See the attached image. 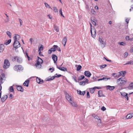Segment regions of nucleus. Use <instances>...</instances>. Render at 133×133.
Instances as JSON below:
<instances>
[{
  "label": "nucleus",
  "mask_w": 133,
  "mask_h": 133,
  "mask_svg": "<svg viewBox=\"0 0 133 133\" xmlns=\"http://www.w3.org/2000/svg\"><path fill=\"white\" fill-rule=\"evenodd\" d=\"M69 103L73 107H77V106L76 103L73 101V100H72V101H71Z\"/></svg>",
  "instance_id": "4468645a"
},
{
  "label": "nucleus",
  "mask_w": 133,
  "mask_h": 133,
  "mask_svg": "<svg viewBox=\"0 0 133 133\" xmlns=\"http://www.w3.org/2000/svg\"><path fill=\"white\" fill-rule=\"evenodd\" d=\"M103 58H104V59H105L106 60V61H108V62H112V61L111 60H109V59H107L105 57H104Z\"/></svg>",
  "instance_id": "bf43d9fd"
},
{
  "label": "nucleus",
  "mask_w": 133,
  "mask_h": 133,
  "mask_svg": "<svg viewBox=\"0 0 133 133\" xmlns=\"http://www.w3.org/2000/svg\"><path fill=\"white\" fill-rule=\"evenodd\" d=\"M128 88L129 89H133V83H131L128 87Z\"/></svg>",
  "instance_id": "7c9ffc66"
},
{
  "label": "nucleus",
  "mask_w": 133,
  "mask_h": 133,
  "mask_svg": "<svg viewBox=\"0 0 133 133\" xmlns=\"http://www.w3.org/2000/svg\"><path fill=\"white\" fill-rule=\"evenodd\" d=\"M14 69L15 70L18 71V65H15L14 68Z\"/></svg>",
  "instance_id": "c9c22d12"
},
{
  "label": "nucleus",
  "mask_w": 133,
  "mask_h": 133,
  "mask_svg": "<svg viewBox=\"0 0 133 133\" xmlns=\"http://www.w3.org/2000/svg\"><path fill=\"white\" fill-rule=\"evenodd\" d=\"M92 23V24L94 25L95 26L96 25V23L95 21H93V20H91V22Z\"/></svg>",
  "instance_id": "680f3d73"
},
{
  "label": "nucleus",
  "mask_w": 133,
  "mask_h": 133,
  "mask_svg": "<svg viewBox=\"0 0 133 133\" xmlns=\"http://www.w3.org/2000/svg\"><path fill=\"white\" fill-rule=\"evenodd\" d=\"M5 47L3 44H0V52H2L4 50Z\"/></svg>",
  "instance_id": "f3484780"
},
{
  "label": "nucleus",
  "mask_w": 133,
  "mask_h": 133,
  "mask_svg": "<svg viewBox=\"0 0 133 133\" xmlns=\"http://www.w3.org/2000/svg\"><path fill=\"white\" fill-rule=\"evenodd\" d=\"M9 21V18H6V19L5 20V23L8 22Z\"/></svg>",
  "instance_id": "052dcab7"
},
{
  "label": "nucleus",
  "mask_w": 133,
  "mask_h": 133,
  "mask_svg": "<svg viewBox=\"0 0 133 133\" xmlns=\"http://www.w3.org/2000/svg\"><path fill=\"white\" fill-rule=\"evenodd\" d=\"M9 91L11 92H13L14 91V89L12 86H11L9 88Z\"/></svg>",
  "instance_id": "49530a36"
},
{
  "label": "nucleus",
  "mask_w": 133,
  "mask_h": 133,
  "mask_svg": "<svg viewBox=\"0 0 133 133\" xmlns=\"http://www.w3.org/2000/svg\"><path fill=\"white\" fill-rule=\"evenodd\" d=\"M67 40V38L65 36L62 39V42L64 46H65Z\"/></svg>",
  "instance_id": "dca6fc26"
},
{
  "label": "nucleus",
  "mask_w": 133,
  "mask_h": 133,
  "mask_svg": "<svg viewBox=\"0 0 133 133\" xmlns=\"http://www.w3.org/2000/svg\"><path fill=\"white\" fill-rule=\"evenodd\" d=\"M23 68L21 65H18V71H22L23 70Z\"/></svg>",
  "instance_id": "473e14b6"
},
{
  "label": "nucleus",
  "mask_w": 133,
  "mask_h": 133,
  "mask_svg": "<svg viewBox=\"0 0 133 133\" xmlns=\"http://www.w3.org/2000/svg\"><path fill=\"white\" fill-rule=\"evenodd\" d=\"M6 33L7 35L9 36L10 38H11L12 34L10 32L8 31H6Z\"/></svg>",
  "instance_id": "f704fd0d"
},
{
  "label": "nucleus",
  "mask_w": 133,
  "mask_h": 133,
  "mask_svg": "<svg viewBox=\"0 0 133 133\" xmlns=\"http://www.w3.org/2000/svg\"><path fill=\"white\" fill-rule=\"evenodd\" d=\"M121 95L125 97L126 95H128V94L125 92L122 93L121 92Z\"/></svg>",
  "instance_id": "c03bdc74"
},
{
  "label": "nucleus",
  "mask_w": 133,
  "mask_h": 133,
  "mask_svg": "<svg viewBox=\"0 0 133 133\" xmlns=\"http://www.w3.org/2000/svg\"><path fill=\"white\" fill-rule=\"evenodd\" d=\"M133 64V61H129L127 62L125 64V65H127L128 64Z\"/></svg>",
  "instance_id": "e433bc0d"
},
{
  "label": "nucleus",
  "mask_w": 133,
  "mask_h": 133,
  "mask_svg": "<svg viewBox=\"0 0 133 133\" xmlns=\"http://www.w3.org/2000/svg\"><path fill=\"white\" fill-rule=\"evenodd\" d=\"M110 78H104L103 77L102 78H99L97 79V80L98 81L102 80H105V81H107L108 79H110Z\"/></svg>",
  "instance_id": "a878e982"
},
{
  "label": "nucleus",
  "mask_w": 133,
  "mask_h": 133,
  "mask_svg": "<svg viewBox=\"0 0 133 133\" xmlns=\"http://www.w3.org/2000/svg\"><path fill=\"white\" fill-rule=\"evenodd\" d=\"M92 116L93 117H94L96 119H98L99 117L97 115H96L94 114H92Z\"/></svg>",
  "instance_id": "4c0bfd02"
},
{
  "label": "nucleus",
  "mask_w": 133,
  "mask_h": 133,
  "mask_svg": "<svg viewBox=\"0 0 133 133\" xmlns=\"http://www.w3.org/2000/svg\"><path fill=\"white\" fill-rule=\"evenodd\" d=\"M101 109L103 111L106 110V108L104 107H103L101 108Z\"/></svg>",
  "instance_id": "e2e57ef3"
},
{
  "label": "nucleus",
  "mask_w": 133,
  "mask_h": 133,
  "mask_svg": "<svg viewBox=\"0 0 133 133\" xmlns=\"http://www.w3.org/2000/svg\"><path fill=\"white\" fill-rule=\"evenodd\" d=\"M37 82L38 83L42 84L43 83V80L40 78L37 77L36 79Z\"/></svg>",
  "instance_id": "2eb2a0df"
},
{
  "label": "nucleus",
  "mask_w": 133,
  "mask_h": 133,
  "mask_svg": "<svg viewBox=\"0 0 133 133\" xmlns=\"http://www.w3.org/2000/svg\"><path fill=\"white\" fill-rule=\"evenodd\" d=\"M128 55V53L127 52H125L124 55V57L126 58Z\"/></svg>",
  "instance_id": "603ef678"
},
{
  "label": "nucleus",
  "mask_w": 133,
  "mask_h": 133,
  "mask_svg": "<svg viewBox=\"0 0 133 133\" xmlns=\"http://www.w3.org/2000/svg\"><path fill=\"white\" fill-rule=\"evenodd\" d=\"M52 70L51 71V72H52L54 70V68L53 67L52 68H50L49 69V70Z\"/></svg>",
  "instance_id": "13d9d810"
},
{
  "label": "nucleus",
  "mask_w": 133,
  "mask_h": 133,
  "mask_svg": "<svg viewBox=\"0 0 133 133\" xmlns=\"http://www.w3.org/2000/svg\"><path fill=\"white\" fill-rule=\"evenodd\" d=\"M126 72V71H122L118 72L117 73H112L111 75H124Z\"/></svg>",
  "instance_id": "9b49d317"
},
{
  "label": "nucleus",
  "mask_w": 133,
  "mask_h": 133,
  "mask_svg": "<svg viewBox=\"0 0 133 133\" xmlns=\"http://www.w3.org/2000/svg\"><path fill=\"white\" fill-rule=\"evenodd\" d=\"M59 12H60L61 16L64 18V17L62 14V9L61 8V9L59 11Z\"/></svg>",
  "instance_id": "864d4df0"
},
{
  "label": "nucleus",
  "mask_w": 133,
  "mask_h": 133,
  "mask_svg": "<svg viewBox=\"0 0 133 133\" xmlns=\"http://www.w3.org/2000/svg\"><path fill=\"white\" fill-rule=\"evenodd\" d=\"M8 96L7 95H3L1 99L2 102H4L6 100Z\"/></svg>",
  "instance_id": "6ab92c4d"
},
{
  "label": "nucleus",
  "mask_w": 133,
  "mask_h": 133,
  "mask_svg": "<svg viewBox=\"0 0 133 133\" xmlns=\"http://www.w3.org/2000/svg\"><path fill=\"white\" fill-rule=\"evenodd\" d=\"M5 78V75H1L0 76V92H2L1 90L2 89V87L1 85L3 83V80Z\"/></svg>",
  "instance_id": "7ed1b4c3"
},
{
  "label": "nucleus",
  "mask_w": 133,
  "mask_h": 133,
  "mask_svg": "<svg viewBox=\"0 0 133 133\" xmlns=\"http://www.w3.org/2000/svg\"><path fill=\"white\" fill-rule=\"evenodd\" d=\"M45 6L48 8H51V9H52V8H51V7L49 6L48 4L46 3H44Z\"/></svg>",
  "instance_id": "ea45409f"
},
{
  "label": "nucleus",
  "mask_w": 133,
  "mask_h": 133,
  "mask_svg": "<svg viewBox=\"0 0 133 133\" xmlns=\"http://www.w3.org/2000/svg\"><path fill=\"white\" fill-rule=\"evenodd\" d=\"M17 61L19 63H21L22 62V58L19 57H17Z\"/></svg>",
  "instance_id": "bb28decb"
},
{
  "label": "nucleus",
  "mask_w": 133,
  "mask_h": 133,
  "mask_svg": "<svg viewBox=\"0 0 133 133\" xmlns=\"http://www.w3.org/2000/svg\"><path fill=\"white\" fill-rule=\"evenodd\" d=\"M62 75H57L56 76H53L52 77H50L49 78H48L46 79V81H49L54 79L55 77L58 78L61 77Z\"/></svg>",
  "instance_id": "9d476101"
},
{
  "label": "nucleus",
  "mask_w": 133,
  "mask_h": 133,
  "mask_svg": "<svg viewBox=\"0 0 133 133\" xmlns=\"http://www.w3.org/2000/svg\"><path fill=\"white\" fill-rule=\"evenodd\" d=\"M29 81L28 79H27L23 83V85L24 86L28 87Z\"/></svg>",
  "instance_id": "b1692460"
},
{
  "label": "nucleus",
  "mask_w": 133,
  "mask_h": 133,
  "mask_svg": "<svg viewBox=\"0 0 133 133\" xmlns=\"http://www.w3.org/2000/svg\"><path fill=\"white\" fill-rule=\"evenodd\" d=\"M106 88L107 90L109 89L110 91L112 90L115 89L114 87L111 86L109 85L107 86Z\"/></svg>",
  "instance_id": "412c9836"
},
{
  "label": "nucleus",
  "mask_w": 133,
  "mask_h": 133,
  "mask_svg": "<svg viewBox=\"0 0 133 133\" xmlns=\"http://www.w3.org/2000/svg\"><path fill=\"white\" fill-rule=\"evenodd\" d=\"M53 48L52 47L48 50V54H51L52 51L54 52L56 51V48H58V46L57 45H54L53 46Z\"/></svg>",
  "instance_id": "39448f33"
},
{
  "label": "nucleus",
  "mask_w": 133,
  "mask_h": 133,
  "mask_svg": "<svg viewBox=\"0 0 133 133\" xmlns=\"http://www.w3.org/2000/svg\"><path fill=\"white\" fill-rule=\"evenodd\" d=\"M127 81V80L124 77L123 75H122V77L118 79V81L120 82V83L122 85L125 84L126 83Z\"/></svg>",
  "instance_id": "f03ea898"
},
{
  "label": "nucleus",
  "mask_w": 133,
  "mask_h": 133,
  "mask_svg": "<svg viewBox=\"0 0 133 133\" xmlns=\"http://www.w3.org/2000/svg\"><path fill=\"white\" fill-rule=\"evenodd\" d=\"M85 77L84 75H82L80 76V77H79L78 79V81H80L84 78Z\"/></svg>",
  "instance_id": "58836bf2"
},
{
  "label": "nucleus",
  "mask_w": 133,
  "mask_h": 133,
  "mask_svg": "<svg viewBox=\"0 0 133 133\" xmlns=\"http://www.w3.org/2000/svg\"><path fill=\"white\" fill-rule=\"evenodd\" d=\"M17 89L18 91L23 92L24 91L23 88L21 86H18L17 87Z\"/></svg>",
  "instance_id": "aec40b11"
},
{
  "label": "nucleus",
  "mask_w": 133,
  "mask_h": 133,
  "mask_svg": "<svg viewBox=\"0 0 133 133\" xmlns=\"http://www.w3.org/2000/svg\"><path fill=\"white\" fill-rule=\"evenodd\" d=\"M17 56H13L11 57L12 61L14 62L17 59Z\"/></svg>",
  "instance_id": "c756f323"
},
{
  "label": "nucleus",
  "mask_w": 133,
  "mask_h": 133,
  "mask_svg": "<svg viewBox=\"0 0 133 133\" xmlns=\"http://www.w3.org/2000/svg\"><path fill=\"white\" fill-rule=\"evenodd\" d=\"M133 10V5H132L131 6V8L130 9V11H131V10Z\"/></svg>",
  "instance_id": "338daca9"
},
{
  "label": "nucleus",
  "mask_w": 133,
  "mask_h": 133,
  "mask_svg": "<svg viewBox=\"0 0 133 133\" xmlns=\"http://www.w3.org/2000/svg\"><path fill=\"white\" fill-rule=\"evenodd\" d=\"M52 57L54 61V63L56 64V61L57 60V57L55 55L53 54L52 55Z\"/></svg>",
  "instance_id": "f8f14e48"
},
{
  "label": "nucleus",
  "mask_w": 133,
  "mask_h": 133,
  "mask_svg": "<svg viewBox=\"0 0 133 133\" xmlns=\"http://www.w3.org/2000/svg\"><path fill=\"white\" fill-rule=\"evenodd\" d=\"M120 45L124 46L125 45L126 43H125L123 42L118 43Z\"/></svg>",
  "instance_id": "09e8293b"
},
{
  "label": "nucleus",
  "mask_w": 133,
  "mask_h": 133,
  "mask_svg": "<svg viewBox=\"0 0 133 133\" xmlns=\"http://www.w3.org/2000/svg\"><path fill=\"white\" fill-rule=\"evenodd\" d=\"M20 38V36L18 34H15V36L14 37V41L13 44V45L14 48L16 49L18 48L19 47L21 46V45L20 43H18V44L17 45H15L16 43H18V40H19Z\"/></svg>",
  "instance_id": "f257e3e1"
},
{
  "label": "nucleus",
  "mask_w": 133,
  "mask_h": 133,
  "mask_svg": "<svg viewBox=\"0 0 133 133\" xmlns=\"http://www.w3.org/2000/svg\"><path fill=\"white\" fill-rule=\"evenodd\" d=\"M107 65L106 64H104L103 65H102L100 66V68L101 69L104 68L105 67L107 66Z\"/></svg>",
  "instance_id": "8fccbe9b"
},
{
  "label": "nucleus",
  "mask_w": 133,
  "mask_h": 133,
  "mask_svg": "<svg viewBox=\"0 0 133 133\" xmlns=\"http://www.w3.org/2000/svg\"><path fill=\"white\" fill-rule=\"evenodd\" d=\"M10 63L8 60L6 59L4 60L3 68H7L10 65Z\"/></svg>",
  "instance_id": "20e7f679"
},
{
  "label": "nucleus",
  "mask_w": 133,
  "mask_h": 133,
  "mask_svg": "<svg viewBox=\"0 0 133 133\" xmlns=\"http://www.w3.org/2000/svg\"><path fill=\"white\" fill-rule=\"evenodd\" d=\"M98 96L100 97L102 96H103V94L102 91V90H99L98 92Z\"/></svg>",
  "instance_id": "393cba45"
},
{
  "label": "nucleus",
  "mask_w": 133,
  "mask_h": 133,
  "mask_svg": "<svg viewBox=\"0 0 133 133\" xmlns=\"http://www.w3.org/2000/svg\"><path fill=\"white\" fill-rule=\"evenodd\" d=\"M54 29L57 32L59 31V28L58 26H57L55 24L54 25Z\"/></svg>",
  "instance_id": "2f4dec72"
},
{
  "label": "nucleus",
  "mask_w": 133,
  "mask_h": 133,
  "mask_svg": "<svg viewBox=\"0 0 133 133\" xmlns=\"http://www.w3.org/2000/svg\"><path fill=\"white\" fill-rule=\"evenodd\" d=\"M101 89V88L99 87H95L93 88H90L89 89L90 92L91 94H93L94 92L95 89Z\"/></svg>",
  "instance_id": "0eeeda50"
},
{
  "label": "nucleus",
  "mask_w": 133,
  "mask_h": 133,
  "mask_svg": "<svg viewBox=\"0 0 133 133\" xmlns=\"http://www.w3.org/2000/svg\"><path fill=\"white\" fill-rule=\"evenodd\" d=\"M56 50L59 51H61V49L60 48L58 47V48H56Z\"/></svg>",
  "instance_id": "69168bd1"
},
{
  "label": "nucleus",
  "mask_w": 133,
  "mask_h": 133,
  "mask_svg": "<svg viewBox=\"0 0 133 133\" xmlns=\"http://www.w3.org/2000/svg\"><path fill=\"white\" fill-rule=\"evenodd\" d=\"M53 8V11L55 12H58V10L56 7H54Z\"/></svg>",
  "instance_id": "a18cd8bd"
},
{
  "label": "nucleus",
  "mask_w": 133,
  "mask_h": 133,
  "mask_svg": "<svg viewBox=\"0 0 133 133\" xmlns=\"http://www.w3.org/2000/svg\"><path fill=\"white\" fill-rule=\"evenodd\" d=\"M130 20V19H127L125 20V21L127 23V24H128V23L129 22V20Z\"/></svg>",
  "instance_id": "0e129e2a"
},
{
  "label": "nucleus",
  "mask_w": 133,
  "mask_h": 133,
  "mask_svg": "<svg viewBox=\"0 0 133 133\" xmlns=\"http://www.w3.org/2000/svg\"><path fill=\"white\" fill-rule=\"evenodd\" d=\"M88 79L85 78L84 79V81L80 82L79 84L81 85H84L86 83H88Z\"/></svg>",
  "instance_id": "ddd939ff"
},
{
  "label": "nucleus",
  "mask_w": 133,
  "mask_h": 133,
  "mask_svg": "<svg viewBox=\"0 0 133 133\" xmlns=\"http://www.w3.org/2000/svg\"><path fill=\"white\" fill-rule=\"evenodd\" d=\"M95 12V11L94 10V9H91V12L92 14H94V12Z\"/></svg>",
  "instance_id": "4d7b16f0"
},
{
  "label": "nucleus",
  "mask_w": 133,
  "mask_h": 133,
  "mask_svg": "<svg viewBox=\"0 0 133 133\" xmlns=\"http://www.w3.org/2000/svg\"><path fill=\"white\" fill-rule=\"evenodd\" d=\"M41 62L39 60H37V62L36 63L35 65L37 68L40 69L41 68L42 66L41 65Z\"/></svg>",
  "instance_id": "1a4fd4ad"
},
{
  "label": "nucleus",
  "mask_w": 133,
  "mask_h": 133,
  "mask_svg": "<svg viewBox=\"0 0 133 133\" xmlns=\"http://www.w3.org/2000/svg\"><path fill=\"white\" fill-rule=\"evenodd\" d=\"M130 51L131 52H133V47H132L130 50Z\"/></svg>",
  "instance_id": "774afa93"
},
{
  "label": "nucleus",
  "mask_w": 133,
  "mask_h": 133,
  "mask_svg": "<svg viewBox=\"0 0 133 133\" xmlns=\"http://www.w3.org/2000/svg\"><path fill=\"white\" fill-rule=\"evenodd\" d=\"M11 39H9L8 40H6L4 42V44L6 45H8L11 43Z\"/></svg>",
  "instance_id": "cd10ccee"
},
{
  "label": "nucleus",
  "mask_w": 133,
  "mask_h": 133,
  "mask_svg": "<svg viewBox=\"0 0 133 133\" xmlns=\"http://www.w3.org/2000/svg\"><path fill=\"white\" fill-rule=\"evenodd\" d=\"M94 31V34H92V28L90 29V33L91 37L94 38H95L96 37V30L95 28L92 29Z\"/></svg>",
  "instance_id": "6e6552de"
},
{
  "label": "nucleus",
  "mask_w": 133,
  "mask_h": 133,
  "mask_svg": "<svg viewBox=\"0 0 133 133\" xmlns=\"http://www.w3.org/2000/svg\"><path fill=\"white\" fill-rule=\"evenodd\" d=\"M82 67L80 65H78L77 68V71H79L81 69Z\"/></svg>",
  "instance_id": "de8ad7c7"
},
{
  "label": "nucleus",
  "mask_w": 133,
  "mask_h": 133,
  "mask_svg": "<svg viewBox=\"0 0 133 133\" xmlns=\"http://www.w3.org/2000/svg\"><path fill=\"white\" fill-rule=\"evenodd\" d=\"M133 116V114L131 113L128 114L126 116V118L127 119H130Z\"/></svg>",
  "instance_id": "4be33fe9"
},
{
  "label": "nucleus",
  "mask_w": 133,
  "mask_h": 133,
  "mask_svg": "<svg viewBox=\"0 0 133 133\" xmlns=\"http://www.w3.org/2000/svg\"><path fill=\"white\" fill-rule=\"evenodd\" d=\"M57 68H58L59 69L61 70L65 71L66 70V68H65L64 67H58L57 65Z\"/></svg>",
  "instance_id": "5701e85b"
},
{
  "label": "nucleus",
  "mask_w": 133,
  "mask_h": 133,
  "mask_svg": "<svg viewBox=\"0 0 133 133\" xmlns=\"http://www.w3.org/2000/svg\"><path fill=\"white\" fill-rule=\"evenodd\" d=\"M87 98H90V96L89 95V92L87 91Z\"/></svg>",
  "instance_id": "3c124183"
},
{
  "label": "nucleus",
  "mask_w": 133,
  "mask_h": 133,
  "mask_svg": "<svg viewBox=\"0 0 133 133\" xmlns=\"http://www.w3.org/2000/svg\"><path fill=\"white\" fill-rule=\"evenodd\" d=\"M84 75H91L89 71H86L84 72Z\"/></svg>",
  "instance_id": "72a5a7b5"
},
{
  "label": "nucleus",
  "mask_w": 133,
  "mask_h": 133,
  "mask_svg": "<svg viewBox=\"0 0 133 133\" xmlns=\"http://www.w3.org/2000/svg\"><path fill=\"white\" fill-rule=\"evenodd\" d=\"M26 57L28 59L29 61L31 60L32 59V55H31V56L30 55V56H29L28 55Z\"/></svg>",
  "instance_id": "79ce46f5"
},
{
  "label": "nucleus",
  "mask_w": 133,
  "mask_h": 133,
  "mask_svg": "<svg viewBox=\"0 0 133 133\" xmlns=\"http://www.w3.org/2000/svg\"><path fill=\"white\" fill-rule=\"evenodd\" d=\"M43 45H41V46L39 48V49H38V51H42L43 50Z\"/></svg>",
  "instance_id": "a19ab883"
},
{
  "label": "nucleus",
  "mask_w": 133,
  "mask_h": 133,
  "mask_svg": "<svg viewBox=\"0 0 133 133\" xmlns=\"http://www.w3.org/2000/svg\"><path fill=\"white\" fill-rule=\"evenodd\" d=\"M85 93V91H81L79 90V91H78V93L81 95H84Z\"/></svg>",
  "instance_id": "c85d7f7f"
},
{
  "label": "nucleus",
  "mask_w": 133,
  "mask_h": 133,
  "mask_svg": "<svg viewBox=\"0 0 133 133\" xmlns=\"http://www.w3.org/2000/svg\"><path fill=\"white\" fill-rule=\"evenodd\" d=\"M99 41L100 43L104 45V47H105L106 45V43L104 42L103 41L102 38H101L100 37L99 38Z\"/></svg>",
  "instance_id": "a211bd4d"
},
{
  "label": "nucleus",
  "mask_w": 133,
  "mask_h": 133,
  "mask_svg": "<svg viewBox=\"0 0 133 133\" xmlns=\"http://www.w3.org/2000/svg\"><path fill=\"white\" fill-rule=\"evenodd\" d=\"M28 50H29L28 49H26L25 51V53H24V54H25V56H28V52H29Z\"/></svg>",
  "instance_id": "37998d69"
},
{
  "label": "nucleus",
  "mask_w": 133,
  "mask_h": 133,
  "mask_svg": "<svg viewBox=\"0 0 133 133\" xmlns=\"http://www.w3.org/2000/svg\"><path fill=\"white\" fill-rule=\"evenodd\" d=\"M18 19L19 21L20 26H21L22 25V24L23 23V21L20 18H18Z\"/></svg>",
  "instance_id": "5fc2aeb1"
},
{
  "label": "nucleus",
  "mask_w": 133,
  "mask_h": 133,
  "mask_svg": "<svg viewBox=\"0 0 133 133\" xmlns=\"http://www.w3.org/2000/svg\"><path fill=\"white\" fill-rule=\"evenodd\" d=\"M65 97L66 99L69 102L71 101H72V100H73V98L72 97L67 93L65 94Z\"/></svg>",
  "instance_id": "423d86ee"
},
{
  "label": "nucleus",
  "mask_w": 133,
  "mask_h": 133,
  "mask_svg": "<svg viewBox=\"0 0 133 133\" xmlns=\"http://www.w3.org/2000/svg\"><path fill=\"white\" fill-rule=\"evenodd\" d=\"M98 126H100V124L101 123V121L100 119H98Z\"/></svg>",
  "instance_id": "6e6d98bb"
}]
</instances>
